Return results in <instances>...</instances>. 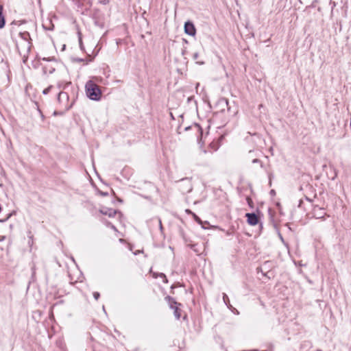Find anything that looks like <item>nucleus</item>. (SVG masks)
<instances>
[{
	"label": "nucleus",
	"instance_id": "nucleus-1",
	"mask_svg": "<svg viewBox=\"0 0 351 351\" xmlns=\"http://www.w3.org/2000/svg\"><path fill=\"white\" fill-rule=\"evenodd\" d=\"M86 93L88 97L92 100H99L101 93L99 86L93 81H88L85 86Z\"/></svg>",
	"mask_w": 351,
	"mask_h": 351
},
{
	"label": "nucleus",
	"instance_id": "nucleus-2",
	"mask_svg": "<svg viewBox=\"0 0 351 351\" xmlns=\"http://www.w3.org/2000/svg\"><path fill=\"white\" fill-rule=\"evenodd\" d=\"M184 32L190 35L194 36L195 34V28L193 23L188 21L184 24Z\"/></svg>",
	"mask_w": 351,
	"mask_h": 351
},
{
	"label": "nucleus",
	"instance_id": "nucleus-3",
	"mask_svg": "<svg viewBox=\"0 0 351 351\" xmlns=\"http://www.w3.org/2000/svg\"><path fill=\"white\" fill-rule=\"evenodd\" d=\"M247 223L251 226H255L258 223V218L254 213H246Z\"/></svg>",
	"mask_w": 351,
	"mask_h": 351
},
{
	"label": "nucleus",
	"instance_id": "nucleus-4",
	"mask_svg": "<svg viewBox=\"0 0 351 351\" xmlns=\"http://www.w3.org/2000/svg\"><path fill=\"white\" fill-rule=\"evenodd\" d=\"M100 213L104 215H108L109 217H112L117 214V211L112 208H101Z\"/></svg>",
	"mask_w": 351,
	"mask_h": 351
},
{
	"label": "nucleus",
	"instance_id": "nucleus-5",
	"mask_svg": "<svg viewBox=\"0 0 351 351\" xmlns=\"http://www.w3.org/2000/svg\"><path fill=\"white\" fill-rule=\"evenodd\" d=\"M314 216L317 218H322L324 215V210L319 207H315L313 210Z\"/></svg>",
	"mask_w": 351,
	"mask_h": 351
},
{
	"label": "nucleus",
	"instance_id": "nucleus-6",
	"mask_svg": "<svg viewBox=\"0 0 351 351\" xmlns=\"http://www.w3.org/2000/svg\"><path fill=\"white\" fill-rule=\"evenodd\" d=\"M170 307L173 309H174V315L176 317L177 319H179L180 317V313H179V308L177 306V303L176 302H173L170 304Z\"/></svg>",
	"mask_w": 351,
	"mask_h": 351
},
{
	"label": "nucleus",
	"instance_id": "nucleus-7",
	"mask_svg": "<svg viewBox=\"0 0 351 351\" xmlns=\"http://www.w3.org/2000/svg\"><path fill=\"white\" fill-rule=\"evenodd\" d=\"M68 99H69V96L66 93H64V92L59 93L58 99L60 102H61L62 100L67 101Z\"/></svg>",
	"mask_w": 351,
	"mask_h": 351
},
{
	"label": "nucleus",
	"instance_id": "nucleus-8",
	"mask_svg": "<svg viewBox=\"0 0 351 351\" xmlns=\"http://www.w3.org/2000/svg\"><path fill=\"white\" fill-rule=\"evenodd\" d=\"M3 7L0 5V28H2L5 25V19L2 15Z\"/></svg>",
	"mask_w": 351,
	"mask_h": 351
},
{
	"label": "nucleus",
	"instance_id": "nucleus-9",
	"mask_svg": "<svg viewBox=\"0 0 351 351\" xmlns=\"http://www.w3.org/2000/svg\"><path fill=\"white\" fill-rule=\"evenodd\" d=\"M51 88H52V86H49L47 88L44 89L43 91V94L47 95L50 91Z\"/></svg>",
	"mask_w": 351,
	"mask_h": 351
},
{
	"label": "nucleus",
	"instance_id": "nucleus-10",
	"mask_svg": "<svg viewBox=\"0 0 351 351\" xmlns=\"http://www.w3.org/2000/svg\"><path fill=\"white\" fill-rule=\"evenodd\" d=\"M99 3L101 4L106 5L109 3V0H98Z\"/></svg>",
	"mask_w": 351,
	"mask_h": 351
},
{
	"label": "nucleus",
	"instance_id": "nucleus-11",
	"mask_svg": "<svg viewBox=\"0 0 351 351\" xmlns=\"http://www.w3.org/2000/svg\"><path fill=\"white\" fill-rule=\"evenodd\" d=\"M247 202L248 204L252 207V204H253L252 199L250 197H247Z\"/></svg>",
	"mask_w": 351,
	"mask_h": 351
},
{
	"label": "nucleus",
	"instance_id": "nucleus-12",
	"mask_svg": "<svg viewBox=\"0 0 351 351\" xmlns=\"http://www.w3.org/2000/svg\"><path fill=\"white\" fill-rule=\"evenodd\" d=\"M93 296H94L95 300H98V298L99 297V293L98 292H95L93 293Z\"/></svg>",
	"mask_w": 351,
	"mask_h": 351
},
{
	"label": "nucleus",
	"instance_id": "nucleus-13",
	"mask_svg": "<svg viewBox=\"0 0 351 351\" xmlns=\"http://www.w3.org/2000/svg\"><path fill=\"white\" fill-rule=\"evenodd\" d=\"M21 35L23 37H24V38H25V39H26V38H27V37H28V36H29V34H28V33H27V32H24V33H23V34H21Z\"/></svg>",
	"mask_w": 351,
	"mask_h": 351
},
{
	"label": "nucleus",
	"instance_id": "nucleus-14",
	"mask_svg": "<svg viewBox=\"0 0 351 351\" xmlns=\"http://www.w3.org/2000/svg\"><path fill=\"white\" fill-rule=\"evenodd\" d=\"M80 48L81 50L85 51V52L88 53L86 49L84 48V45H80Z\"/></svg>",
	"mask_w": 351,
	"mask_h": 351
},
{
	"label": "nucleus",
	"instance_id": "nucleus-15",
	"mask_svg": "<svg viewBox=\"0 0 351 351\" xmlns=\"http://www.w3.org/2000/svg\"><path fill=\"white\" fill-rule=\"evenodd\" d=\"M158 223H159V226H160V229L162 230V222H161V221L160 219L158 220Z\"/></svg>",
	"mask_w": 351,
	"mask_h": 351
},
{
	"label": "nucleus",
	"instance_id": "nucleus-16",
	"mask_svg": "<svg viewBox=\"0 0 351 351\" xmlns=\"http://www.w3.org/2000/svg\"><path fill=\"white\" fill-rule=\"evenodd\" d=\"M99 49H97V52H96V53H95L94 51H93V52H92V54H89V53H88V56H92V55H95V54H96V53L99 51Z\"/></svg>",
	"mask_w": 351,
	"mask_h": 351
},
{
	"label": "nucleus",
	"instance_id": "nucleus-17",
	"mask_svg": "<svg viewBox=\"0 0 351 351\" xmlns=\"http://www.w3.org/2000/svg\"><path fill=\"white\" fill-rule=\"evenodd\" d=\"M160 276L165 280V282H167L166 276H165V274H160Z\"/></svg>",
	"mask_w": 351,
	"mask_h": 351
},
{
	"label": "nucleus",
	"instance_id": "nucleus-18",
	"mask_svg": "<svg viewBox=\"0 0 351 351\" xmlns=\"http://www.w3.org/2000/svg\"><path fill=\"white\" fill-rule=\"evenodd\" d=\"M86 46L88 47V51H90V48H92V47H93V45H86Z\"/></svg>",
	"mask_w": 351,
	"mask_h": 351
},
{
	"label": "nucleus",
	"instance_id": "nucleus-19",
	"mask_svg": "<svg viewBox=\"0 0 351 351\" xmlns=\"http://www.w3.org/2000/svg\"><path fill=\"white\" fill-rule=\"evenodd\" d=\"M198 57V55L197 53L194 54V59L197 60Z\"/></svg>",
	"mask_w": 351,
	"mask_h": 351
},
{
	"label": "nucleus",
	"instance_id": "nucleus-20",
	"mask_svg": "<svg viewBox=\"0 0 351 351\" xmlns=\"http://www.w3.org/2000/svg\"><path fill=\"white\" fill-rule=\"evenodd\" d=\"M252 162H253L254 163H255V162H259V160H258V159H254V160H253V161H252Z\"/></svg>",
	"mask_w": 351,
	"mask_h": 351
},
{
	"label": "nucleus",
	"instance_id": "nucleus-21",
	"mask_svg": "<svg viewBox=\"0 0 351 351\" xmlns=\"http://www.w3.org/2000/svg\"><path fill=\"white\" fill-rule=\"evenodd\" d=\"M58 86H59V88H62L63 86V85H62V83L59 82L58 83Z\"/></svg>",
	"mask_w": 351,
	"mask_h": 351
},
{
	"label": "nucleus",
	"instance_id": "nucleus-22",
	"mask_svg": "<svg viewBox=\"0 0 351 351\" xmlns=\"http://www.w3.org/2000/svg\"><path fill=\"white\" fill-rule=\"evenodd\" d=\"M226 298H228V297H227V295H226V294H224V295H223V300H224V301L226 300Z\"/></svg>",
	"mask_w": 351,
	"mask_h": 351
},
{
	"label": "nucleus",
	"instance_id": "nucleus-23",
	"mask_svg": "<svg viewBox=\"0 0 351 351\" xmlns=\"http://www.w3.org/2000/svg\"><path fill=\"white\" fill-rule=\"evenodd\" d=\"M64 49H65V45H63L62 49V51H64Z\"/></svg>",
	"mask_w": 351,
	"mask_h": 351
},
{
	"label": "nucleus",
	"instance_id": "nucleus-24",
	"mask_svg": "<svg viewBox=\"0 0 351 351\" xmlns=\"http://www.w3.org/2000/svg\"><path fill=\"white\" fill-rule=\"evenodd\" d=\"M197 62L200 64H202L204 63V62Z\"/></svg>",
	"mask_w": 351,
	"mask_h": 351
},
{
	"label": "nucleus",
	"instance_id": "nucleus-25",
	"mask_svg": "<svg viewBox=\"0 0 351 351\" xmlns=\"http://www.w3.org/2000/svg\"><path fill=\"white\" fill-rule=\"evenodd\" d=\"M101 195H107V193H101Z\"/></svg>",
	"mask_w": 351,
	"mask_h": 351
},
{
	"label": "nucleus",
	"instance_id": "nucleus-26",
	"mask_svg": "<svg viewBox=\"0 0 351 351\" xmlns=\"http://www.w3.org/2000/svg\"><path fill=\"white\" fill-rule=\"evenodd\" d=\"M54 70V69H53L52 70H49V72L51 73H52V71Z\"/></svg>",
	"mask_w": 351,
	"mask_h": 351
},
{
	"label": "nucleus",
	"instance_id": "nucleus-27",
	"mask_svg": "<svg viewBox=\"0 0 351 351\" xmlns=\"http://www.w3.org/2000/svg\"><path fill=\"white\" fill-rule=\"evenodd\" d=\"M317 351H322V350H317Z\"/></svg>",
	"mask_w": 351,
	"mask_h": 351
}]
</instances>
